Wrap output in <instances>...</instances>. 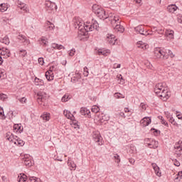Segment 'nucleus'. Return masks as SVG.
Returning a JSON list of instances; mask_svg holds the SVG:
<instances>
[{"mask_svg": "<svg viewBox=\"0 0 182 182\" xmlns=\"http://www.w3.org/2000/svg\"><path fill=\"white\" fill-rule=\"evenodd\" d=\"M75 27L78 28L80 35H86L87 32H92V31H95V29L97 30L99 28V23L96 20L92 21V22H83L82 19L78 18L75 22Z\"/></svg>", "mask_w": 182, "mask_h": 182, "instance_id": "f257e3e1", "label": "nucleus"}, {"mask_svg": "<svg viewBox=\"0 0 182 182\" xmlns=\"http://www.w3.org/2000/svg\"><path fill=\"white\" fill-rule=\"evenodd\" d=\"M154 57L156 58V59H163V60H167L168 58H171L173 59L174 56H176L171 50L161 49V48H156L154 50Z\"/></svg>", "mask_w": 182, "mask_h": 182, "instance_id": "f03ea898", "label": "nucleus"}, {"mask_svg": "<svg viewBox=\"0 0 182 182\" xmlns=\"http://www.w3.org/2000/svg\"><path fill=\"white\" fill-rule=\"evenodd\" d=\"M154 92L156 93V95H157L159 97H161V100H164V102L168 99V91L161 82L156 85L154 88Z\"/></svg>", "mask_w": 182, "mask_h": 182, "instance_id": "7ed1b4c3", "label": "nucleus"}, {"mask_svg": "<svg viewBox=\"0 0 182 182\" xmlns=\"http://www.w3.org/2000/svg\"><path fill=\"white\" fill-rule=\"evenodd\" d=\"M92 11L100 19H102L103 21L107 19V14H106V11L103 8L99 6L97 4H94L92 6Z\"/></svg>", "mask_w": 182, "mask_h": 182, "instance_id": "20e7f679", "label": "nucleus"}, {"mask_svg": "<svg viewBox=\"0 0 182 182\" xmlns=\"http://www.w3.org/2000/svg\"><path fill=\"white\" fill-rule=\"evenodd\" d=\"M120 22H122V21H120L119 16H114L113 19L111 20V25L117 32L123 33V32H124V27L120 25Z\"/></svg>", "mask_w": 182, "mask_h": 182, "instance_id": "39448f33", "label": "nucleus"}, {"mask_svg": "<svg viewBox=\"0 0 182 182\" xmlns=\"http://www.w3.org/2000/svg\"><path fill=\"white\" fill-rule=\"evenodd\" d=\"M44 5H45L46 11L48 14H52L53 12H55V11L58 10V6L55 2L48 1H46Z\"/></svg>", "mask_w": 182, "mask_h": 182, "instance_id": "423d86ee", "label": "nucleus"}, {"mask_svg": "<svg viewBox=\"0 0 182 182\" xmlns=\"http://www.w3.org/2000/svg\"><path fill=\"white\" fill-rule=\"evenodd\" d=\"M144 144L149 149H157L159 147V141H155L154 139L146 138L144 139Z\"/></svg>", "mask_w": 182, "mask_h": 182, "instance_id": "0eeeda50", "label": "nucleus"}, {"mask_svg": "<svg viewBox=\"0 0 182 182\" xmlns=\"http://www.w3.org/2000/svg\"><path fill=\"white\" fill-rule=\"evenodd\" d=\"M134 31L136 33H139L140 35H143L144 36H149V35H153L151 33H149L148 30L144 29V26L139 25L136 27H134Z\"/></svg>", "mask_w": 182, "mask_h": 182, "instance_id": "6e6552de", "label": "nucleus"}, {"mask_svg": "<svg viewBox=\"0 0 182 182\" xmlns=\"http://www.w3.org/2000/svg\"><path fill=\"white\" fill-rule=\"evenodd\" d=\"M92 139L95 143H98L99 146H102L103 144V137H102L99 131H95L92 132Z\"/></svg>", "mask_w": 182, "mask_h": 182, "instance_id": "1a4fd4ad", "label": "nucleus"}, {"mask_svg": "<svg viewBox=\"0 0 182 182\" xmlns=\"http://www.w3.org/2000/svg\"><path fill=\"white\" fill-rule=\"evenodd\" d=\"M175 153L178 157L182 159V141H178L174 145Z\"/></svg>", "mask_w": 182, "mask_h": 182, "instance_id": "9d476101", "label": "nucleus"}, {"mask_svg": "<svg viewBox=\"0 0 182 182\" xmlns=\"http://www.w3.org/2000/svg\"><path fill=\"white\" fill-rule=\"evenodd\" d=\"M17 6L19 9L23 11L25 14L29 13V8H28V5L21 1H17L16 2Z\"/></svg>", "mask_w": 182, "mask_h": 182, "instance_id": "9b49d317", "label": "nucleus"}, {"mask_svg": "<svg viewBox=\"0 0 182 182\" xmlns=\"http://www.w3.org/2000/svg\"><path fill=\"white\" fill-rule=\"evenodd\" d=\"M53 70H55V66L50 67L48 71L46 73V77L48 82L53 80L55 75H53Z\"/></svg>", "mask_w": 182, "mask_h": 182, "instance_id": "f8f14e48", "label": "nucleus"}, {"mask_svg": "<svg viewBox=\"0 0 182 182\" xmlns=\"http://www.w3.org/2000/svg\"><path fill=\"white\" fill-rule=\"evenodd\" d=\"M45 31L48 33H53L55 31V24L50 21H47L45 24Z\"/></svg>", "mask_w": 182, "mask_h": 182, "instance_id": "ddd939ff", "label": "nucleus"}, {"mask_svg": "<svg viewBox=\"0 0 182 182\" xmlns=\"http://www.w3.org/2000/svg\"><path fill=\"white\" fill-rule=\"evenodd\" d=\"M1 53L0 55L3 57L4 59H8V58H11V50L6 48H2L0 49Z\"/></svg>", "mask_w": 182, "mask_h": 182, "instance_id": "4468645a", "label": "nucleus"}, {"mask_svg": "<svg viewBox=\"0 0 182 182\" xmlns=\"http://www.w3.org/2000/svg\"><path fill=\"white\" fill-rule=\"evenodd\" d=\"M13 131L14 133H18L21 134V133L23 132V127L22 126V124H14Z\"/></svg>", "mask_w": 182, "mask_h": 182, "instance_id": "2eb2a0df", "label": "nucleus"}, {"mask_svg": "<svg viewBox=\"0 0 182 182\" xmlns=\"http://www.w3.org/2000/svg\"><path fill=\"white\" fill-rule=\"evenodd\" d=\"M18 136L14 135V134H12V132H7L6 135V140H9V141H11V143H16V138Z\"/></svg>", "mask_w": 182, "mask_h": 182, "instance_id": "dca6fc26", "label": "nucleus"}, {"mask_svg": "<svg viewBox=\"0 0 182 182\" xmlns=\"http://www.w3.org/2000/svg\"><path fill=\"white\" fill-rule=\"evenodd\" d=\"M80 114H82V116H85V117H88V118L91 117L90 110H89L86 107H81L80 110Z\"/></svg>", "mask_w": 182, "mask_h": 182, "instance_id": "f3484780", "label": "nucleus"}, {"mask_svg": "<svg viewBox=\"0 0 182 182\" xmlns=\"http://www.w3.org/2000/svg\"><path fill=\"white\" fill-rule=\"evenodd\" d=\"M97 55L100 56H107L110 55V50H106L105 48L98 49L97 51Z\"/></svg>", "mask_w": 182, "mask_h": 182, "instance_id": "a211bd4d", "label": "nucleus"}, {"mask_svg": "<svg viewBox=\"0 0 182 182\" xmlns=\"http://www.w3.org/2000/svg\"><path fill=\"white\" fill-rule=\"evenodd\" d=\"M22 160L25 166H28V167H31V166H32V161L31 160V156H29V155H24V157L22 159Z\"/></svg>", "mask_w": 182, "mask_h": 182, "instance_id": "6ab92c4d", "label": "nucleus"}, {"mask_svg": "<svg viewBox=\"0 0 182 182\" xmlns=\"http://www.w3.org/2000/svg\"><path fill=\"white\" fill-rule=\"evenodd\" d=\"M38 96V102H45L46 100V93H45L44 92H39L37 94Z\"/></svg>", "mask_w": 182, "mask_h": 182, "instance_id": "aec40b11", "label": "nucleus"}, {"mask_svg": "<svg viewBox=\"0 0 182 182\" xmlns=\"http://www.w3.org/2000/svg\"><path fill=\"white\" fill-rule=\"evenodd\" d=\"M67 164L68 167H70V170L72 171L73 170H76V164H75V161H72V158L68 157Z\"/></svg>", "mask_w": 182, "mask_h": 182, "instance_id": "412c9836", "label": "nucleus"}, {"mask_svg": "<svg viewBox=\"0 0 182 182\" xmlns=\"http://www.w3.org/2000/svg\"><path fill=\"white\" fill-rule=\"evenodd\" d=\"M114 35L113 34H108L107 36V41L109 45H116V40L114 39Z\"/></svg>", "mask_w": 182, "mask_h": 182, "instance_id": "4be33fe9", "label": "nucleus"}, {"mask_svg": "<svg viewBox=\"0 0 182 182\" xmlns=\"http://www.w3.org/2000/svg\"><path fill=\"white\" fill-rule=\"evenodd\" d=\"M141 123L144 127H146L151 123V118L145 117L141 120Z\"/></svg>", "mask_w": 182, "mask_h": 182, "instance_id": "5701e85b", "label": "nucleus"}, {"mask_svg": "<svg viewBox=\"0 0 182 182\" xmlns=\"http://www.w3.org/2000/svg\"><path fill=\"white\" fill-rule=\"evenodd\" d=\"M152 167L154 170L155 174L158 177H161V172L160 171V168L159 167V166H157V164H152Z\"/></svg>", "mask_w": 182, "mask_h": 182, "instance_id": "b1692460", "label": "nucleus"}, {"mask_svg": "<svg viewBox=\"0 0 182 182\" xmlns=\"http://www.w3.org/2000/svg\"><path fill=\"white\" fill-rule=\"evenodd\" d=\"M168 11L170 12V14H174L176 11L178 9V7L176 6V4H171L168 6L167 7Z\"/></svg>", "mask_w": 182, "mask_h": 182, "instance_id": "393cba45", "label": "nucleus"}, {"mask_svg": "<svg viewBox=\"0 0 182 182\" xmlns=\"http://www.w3.org/2000/svg\"><path fill=\"white\" fill-rule=\"evenodd\" d=\"M165 35L170 39H174V31L168 29L165 31Z\"/></svg>", "mask_w": 182, "mask_h": 182, "instance_id": "a878e982", "label": "nucleus"}, {"mask_svg": "<svg viewBox=\"0 0 182 182\" xmlns=\"http://www.w3.org/2000/svg\"><path fill=\"white\" fill-rule=\"evenodd\" d=\"M63 114H64V116H65L67 119H70V120H73V119H75V117L69 110L65 109L63 112Z\"/></svg>", "mask_w": 182, "mask_h": 182, "instance_id": "bb28decb", "label": "nucleus"}, {"mask_svg": "<svg viewBox=\"0 0 182 182\" xmlns=\"http://www.w3.org/2000/svg\"><path fill=\"white\" fill-rule=\"evenodd\" d=\"M39 43L43 46H47L49 42L48 41V38L46 37L43 36L40 38Z\"/></svg>", "mask_w": 182, "mask_h": 182, "instance_id": "cd10ccee", "label": "nucleus"}, {"mask_svg": "<svg viewBox=\"0 0 182 182\" xmlns=\"http://www.w3.org/2000/svg\"><path fill=\"white\" fill-rule=\"evenodd\" d=\"M1 43H4V45H9L11 41H9V38L8 36H4V38L0 37Z\"/></svg>", "mask_w": 182, "mask_h": 182, "instance_id": "c85d7f7f", "label": "nucleus"}, {"mask_svg": "<svg viewBox=\"0 0 182 182\" xmlns=\"http://www.w3.org/2000/svg\"><path fill=\"white\" fill-rule=\"evenodd\" d=\"M28 180V176L25 175L24 173H20L18 177V182H25Z\"/></svg>", "mask_w": 182, "mask_h": 182, "instance_id": "c756f323", "label": "nucleus"}, {"mask_svg": "<svg viewBox=\"0 0 182 182\" xmlns=\"http://www.w3.org/2000/svg\"><path fill=\"white\" fill-rule=\"evenodd\" d=\"M34 83H35L36 86H43L45 85L43 80H41L38 77L35 78Z\"/></svg>", "mask_w": 182, "mask_h": 182, "instance_id": "7c9ffc66", "label": "nucleus"}, {"mask_svg": "<svg viewBox=\"0 0 182 182\" xmlns=\"http://www.w3.org/2000/svg\"><path fill=\"white\" fill-rule=\"evenodd\" d=\"M16 100H18L21 105H24V103H26L28 102V99L25 97H20V96H16Z\"/></svg>", "mask_w": 182, "mask_h": 182, "instance_id": "2f4dec72", "label": "nucleus"}, {"mask_svg": "<svg viewBox=\"0 0 182 182\" xmlns=\"http://www.w3.org/2000/svg\"><path fill=\"white\" fill-rule=\"evenodd\" d=\"M16 143H14V144H16V146H19L20 147H22V146H24L25 144V141H23V140L21 139L19 137L17 136V138H16Z\"/></svg>", "mask_w": 182, "mask_h": 182, "instance_id": "473e14b6", "label": "nucleus"}, {"mask_svg": "<svg viewBox=\"0 0 182 182\" xmlns=\"http://www.w3.org/2000/svg\"><path fill=\"white\" fill-rule=\"evenodd\" d=\"M51 48H53V49H58V50L65 49V47H63L62 45H59L55 43L51 44Z\"/></svg>", "mask_w": 182, "mask_h": 182, "instance_id": "72a5a7b5", "label": "nucleus"}, {"mask_svg": "<svg viewBox=\"0 0 182 182\" xmlns=\"http://www.w3.org/2000/svg\"><path fill=\"white\" fill-rule=\"evenodd\" d=\"M8 11V4L2 3L0 4V12H6Z\"/></svg>", "mask_w": 182, "mask_h": 182, "instance_id": "f704fd0d", "label": "nucleus"}, {"mask_svg": "<svg viewBox=\"0 0 182 182\" xmlns=\"http://www.w3.org/2000/svg\"><path fill=\"white\" fill-rule=\"evenodd\" d=\"M91 112H92V113H99V112H100V108L97 105H93Z\"/></svg>", "mask_w": 182, "mask_h": 182, "instance_id": "c9c22d12", "label": "nucleus"}, {"mask_svg": "<svg viewBox=\"0 0 182 182\" xmlns=\"http://www.w3.org/2000/svg\"><path fill=\"white\" fill-rule=\"evenodd\" d=\"M69 100H70V97L68 94L64 95L63 97L61 98V102H68Z\"/></svg>", "mask_w": 182, "mask_h": 182, "instance_id": "e433bc0d", "label": "nucleus"}, {"mask_svg": "<svg viewBox=\"0 0 182 182\" xmlns=\"http://www.w3.org/2000/svg\"><path fill=\"white\" fill-rule=\"evenodd\" d=\"M158 117L161 120V124H164V126L168 127V123H167V122H166V119H164V118L162 116H159Z\"/></svg>", "mask_w": 182, "mask_h": 182, "instance_id": "4c0bfd02", "label": "nucleus"}, {"mask_svg": "<svg viewBox=\"0 0 182 182\" xmlns=\"http://www.w3.org/2000/svg\"><path fill=\"white\" fill-rule=\"evenodd\" d=\"M41 117H42L43 120H46V122H49V119H50L49 114H48V113L43 114L41 116Z\"/></svg>", "mask_w": 182, "mask_h": 182, "instance_id": "58836bf2", "label": "nucleus"}, {"mask_svg": "<svg viewBox=\"0 0 182 182\" xmlns=\"http://www.w3.org/2000/svg\"><path fill=\"white\" fill-rule=\"evenodd\" d=\"M6 77V73L4 70L0 69V79H5Z\"/></svg>", "mask_w": 182, "mask_h": 182, "instance_id": "ea45409f", "label": "nucleus"}, {"mask_svg": "<svg viewBox=\"0 0 182 182\" xmlns=\"http://www.w3.org/2000/svg\"><path fill=\"white\" fill-rule=\"evenodd\" d=\"M18 55L21 58H25V56H26V55H28V53L26 52V50H21L19 51Z\"/></svg>", "mask_w": 182, "mask_h": 182, "instance_id": "a19ab883", "label": "nucleus"}, {"mask_svg": "<svg viewBox=\"0 0 182 182\" xmlns=\"http://www.w3.org/2000/svg\"><path fill=\"white\" fill-rule=\"evenodd\" d=\"M9 114H10V119H14V117H16V114H18V113L14 111H9Z\"/></svg>", "mask_w": 182, "mask_h": 182, "instance_id": "79ce46f5", "label": "nucleus"}, {"mask_svg": "<svg viewBox=\"0 0 182 182\" xmlns=\"http://www.w3.org/2000/svg\"><path fill=\"white\" fill-rule=\"evenodd\" d=\"M26 38H27L26 36H25L23 35H19L18 37V41H20V42H21V43H23V41H25Z\"/></svg>", "mask_w": 182, "mask_h": 182, "instance_id": "37998d69", "label": "nucleus"}, {"mask_svg": "<svg viewBox=\"0 0 182 182\" xmlns=\"http://www.w3.org/2000/svg\"><path fill=\"white\" fill-rule=\"evenodd\" d=\"M114 159L115 160V163H117L119 164V163H120L121 160H120V156H119V154H115L114 156Z\"/></svg>", "mask_w": 182, "mask_h": 182, "instance_id": "c03bdc74", "label": "nucleus"}, {"mask_svg": "<svg viewBox=\"0 0 182 182\" xmlns=\"http://www.w3.org/2000/svg\"><path fill=\"white\" fill-rule=\"evenodd\" d=\"M6 99H8V95L4 93H0V100L5 101Z\"/></svg>", "mask_w": 182, "mask_h": 182, "instance_id": "a18cd8bd", "label": "nucleus"}, {"mask_svg": "<svg viewBox=\"0 0 182 182\" xmlns=\"http://www.w3.org/2000/svg\"><path fill=\"white\" fill-rule=\"evenodd\" d=\"M169 122L170 123H171V124H173V126H178V124L176 122L175 119L173 117H171L169 119Z\"/></svg>", "mask_w": 182, "mask_h": 182, "instance_id": "49530a36", "label": "nucleus"}, {"mask_svg": "<svg viewBox=\"0 0 182 182\" xmlns=\"http://www.w3.org/2000/svg\"><path fill=\"white\" fill-rule=\"evenodd\" d=\"M83 75H84V76H85V77L89 76V70H87V67H85V68H84Z\"/></svg>", "mask_w": 182, "mask_h": 182, "instance_id": "de8ad7c7", "label": "nucleus"}, {"mask_svg": "<svg viewBox=\"0 0 182 182\" xmlns=\"http://www.w3.org/2000/svg\"><path fill=\"white\" fill-rule=\"evenodd\" d=\"M75 53H76V50H75V48H72L68 53L70 56H74Z\"/></svg>", "mask_w": 182, "mask_h": 182, "instance_id": "09e8293b", "label": "nucleus"}, {"mask_svg": "<svg viewBox=\"0 0 182 182\" xmlns=\"http://www.w3.org/2000/svg\"><path fill=\"white\" fill-rule=\"evenodd\" d=\"M107 15V18H109V21H110V22H112V19H113L114 18V16H114L113 14L112 13H109Z\"/></svg>", "mask_w": 182, "mask_h": 182, "instance_id": "8fccbe9b", "label": "nucleus"}, {"mask_svg": "<svg viewBox=\"0 0 182 182\" xmlns=\"http://www.w3.org/2000/svg\"><path fill=\"white\" fill-rule=\"evenodd\" d=\"M156 32H157L159 35H163L164 33V28H160V29L156 30Z\"/></svg>", "mask_w": 182, "mask_h": 182, "instance_id": "3c124183", "label": "nucleus"}, {"mask_svg": "<svg viewBox=\"0 0 182 182\" xmlns=\"http://www.w3.org/2000/svg\"><path fill=\"white\" fill-rule=\"evenodd\" d=\"M38 63L39 65H41V66H43V64L45 63V60H43V58H38Z\"/></svg>", "mask_w": 182, "mask_h": 182, "instance_id": "603ef678", "label": "nucleus"}, {"mask_svg": "<svg viewBox=\"0 0 182 182\" xmlns=\"http://www.w3.org/2000/svg\"><path fill=\"white\" fill-rule=\"evenodd\" d=\"M23 43L25 46H28V45H29V43H31V41H29V39H28V38L26 39V41H23Z\"/></svg>", "mask_w": 182, "mask_h": 182, "instance_id": "864d4df0", "label": "nucleus"}, {"mask_svg": "<svg viewBox=\"0 0 182 182\" xmlns=\"http://www.w3.org/2000/svg\"><path fill=\"white\" fill-rule=\"evenodd\" d=\"M0 115L3 116L2 119H6V117H5V114H4V109L0 107Z\"/></svg>", "mask_w": 182, "mask_h": 182, "instance_id": "5fc2aeb1", "label": "nucleus"}, {"mask_svg": "<svg viewBox=\"0 0 182 182\" xmlns=\"http://www.w3.org/2000/svg\"><path fill=\"white\" fill-rule=\"evenodd\" d=\"M107 120H109V117H106V115H103L101 119L102 123H103V121L107 122Z\"/></svg>", "mask_w": 182, "mask_h": 182, "instance_id": "6e6d98bb", "label": "nucleus"}, {"mask_svg": "<svg viewBox=\"0 0 182 182\" xmlns=\"http://www.w3.org/2000/svg\"><path fill=\"white\" fill-rule=\"evenodd\" d=\"M114 97H116V99H122V96L121 94L119 92H117L114 95Z\"/></svg>", "mask_w": 182, "mask_h": 182, "instance_id": "4d7b16f0", "label": "nucleus"}, {"mask_svg": "<svg viewBox=\"0 0 182 182\" xmlns=\"http://www.w3.org/2000/svg\"><path fill=\"white\" fill-rule=\"evenodd\" d=\"M142 43H143V41H138L136 43L137 48H139L141 49V46Z\"/></svg>", "mask_w": 182, "mask_h": 182, "instance_id": "13d9d810", "label": "nucleus"}, {"mask_svg": "<svg viewBox=\"0 0 182 182\" xmlns=\"http://www.w3.org/2000/svg\"><path fill=\"white\" fill-rule=\"evenodd\" d=\"M174 166H176V167H180V163L177 159L174 161Z\"/></svg>", "mask_w": 182, "mask_h": 182, "instance_id": "bf43d9fd", "label": "nucleus"}, {"mask_svg": "<svg viewBox=\"0 0 182 182\" xmlns=\"http://www.w3.org/2000/svg\"><path fill=\"white\" fill-rule=\"evenodd\" d=\"M141 49H147V46L146 45V43H142L141 46Z\"/></svg>", "mask_w": 182, "mask_h": 182, "instance_id": "052dcab7", "label": "nucleus"}, {"mask_svg": "<svg viewBox=\"0 0 182 182\" xmlns=\"http://www.w3.org/2000/svg\"><path fill=\"white\" fill-rule=\"evenodd\" d=\"M177 176H178L176 178V180L178 179V177H180V178H181V177H182V171H179L178 173Z\"/></svg>", "mask_w": 182, "mask_h": 182, "instance_id": "680f3d73", "label": "nucleus"}, {"mask_svg": "<svg viewBox=\"0 0 182 182\" xmlns=\"http://www.w3.org/2000/svg\"><path fill=\"white\" fill-rule=\"evenodd\" d=\"M140 107L142 109V110H146V105H144V103H141Z\"/></svg>", "mask_w": 182, "mask_h": 182, "instance_id": "e2e57ef3", "label": "nucleus"}, {"mask_svg": "<svg viewBox=\"0 0 182 182\" xmlns=\"http://www.w3.org/2000/svg\"><path fill=\"white\" fill-rule=\"evenodd\" d=\"M129 162L130 163V164H134L136 161L134 159L131 158V159H129Z\"/></svg>", "mask_w": 182, "mask_h": 182, "instance_id": "0e129e2a", "label": "nucleus"}, {"mask_svg": "<svg viewBox=\"0 0 182 182\" xmlns=\"http://www.w3.org/2000/svg\"><path fill=\"white\" fill-rule=\"evenodd\" d=\"M1 180H2V181H4V182H8V179L6 178V176H2V177H1Z\"/></svg>", "mask_w": 182, "mask_h": 182, "instance_id": "69168bd1", "label": "nucleus"}, {"mask_svg": "<svg viewBox=\"0 0 182 182\" xmlns=\"http://www.w3.org/2000/svg\"><path fill=\"white\" fill-rule=\"evenodd\" d=\"M119 116H121V117H123L124 119H126V115L124 114V112H120Z\"/></svg>", "mask_w": 182, "mask_h": 182, "instance_id": "338daca9", "label": "nucleus"}, {"mask_svg": "<svg viewBox=\"0 0 182 182\" xmlns=\"http://www.w3.org/2000/svg\"><path fill=\"white\" fill-rule=\"evenodd\" d=\"M178 22L182 23V17H178Z\"/></svg>", "mask_w": 182, "mask_h": 182, "instance_id": "774afa93", "label": "nucleus"}]
</instances>
